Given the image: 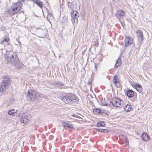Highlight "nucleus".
<instances>
[{
    "instance_id": "1",
    "label": "nucleus",
    "mask_w": 152,
    "mask_h": 152,
    "mask_svg": "<svg viewBox=\"0 0 152 152\" xmlns=\"http://www.w3.org/2000/svg\"><path fill=\"white\" fill-rule=\"evenodd\" d=\"M5 58L8 63L16 68L19 66L20 61L16 53L12 51L8 52L5 56Z\"/></svg>"
},
{
    "instance_id": "2",
    "label": "nucleus",
    "mask_w": 152,
    "mask_h": 152,
    "mask_svg": "<svg viewBox=\"0 0 152 152\" xmlns=\"http://www.w3.org/2000/svg\"><path fill=\"white\" fill-rule=\"evenodd\" d=\"M22 4L17 2L12 5L8 11V13L11 15H13L18 12L21 10Z\"/></svg>"
},
{
    "instance_id": "3",
    "label": "nucleus",
    "mask_w": 152,
    "mask_h": 152,
    "mask_svg": "<svg viewBox=\"0 0 152 152\" xmlns=\"http://www.w3.org/2000/svg\"><path fill=\"white\" fill-rule=\"evenodd\" d=\"M11 80L7 76H5L3 80L1 86H0V91L2 93L8 89Z\"/></svg>"
},
{
    "instance_id": "4",
    "label": "nucleus",
    "mask_w": 152,
    "mask_h": 152,
    "mask_svg": "<svg viewBox=\"0 0 152 152\" xmlns=\"http://www.w3.org/2000/svg\"><path fill=\"white\" fill-rule=\"evenodd\" d=\"M111 103L114 106L121 107L124 105V101L119 98H115L112 99Z\"/></svg>"
},
{
    "instance_id": "5",
    "label": "nucleus",
    "mask_w": 152,
    "mask_h": 152,
    "mask_svg": "<svg viewBox=\"0 0 152 152\" xmlns=\"http://www.w3.org/2000/svg\"><path fill=\"white\" fill-rule=\"evenodd\" d=\"M136 34L138 40L137 45L140 48L142 44V42L144 40L143 33L141 30H137L136 32Z\"/></svg>"
},
{
    "instance_id": "6",
    "label": "nucleus",
    "mask_w": 152,
    "mask_h": 152,
    "mask_svg": "<svg viewBox=\"0 0 152 152\" xmlns=\"http://www.w3.org/2000/svg\"><path fill=\"white\" fill-rule=\"evenodd\" d=\"M75 99L74 95L71 94H67L62 98L63 101L66 104H69Z\"/></svg>"
},
{
    "instance_id": "7",
    "label": "nucleus",
    "mask_w": 152,
    "mask_h": 152,
    "mask_svg": "<svg viewBox=\"0 0 152 152\" xmlns=\"http://www.w3.org/2000/svg\"><path fill=\"white\" fill-rule=\"evenodd\" d=\"M27 99L31 101H34L37 98L36 92L31 90H29L27 95Z\"/></svg>"
},
{
    "instance_id": "8",
    "label": "nucleus",
    "mask_w": 152,
    "mask_h": 152,
    "mask_svg": "<svg viewBox=\"0 0 152 152\" xmlns=\"http://www.w3.org/2000/svg\"><path fill=\"white\" fill-rule=\"evenodd\" d=\"M133 41L132 38L129 37H126L124 40L125 46H127L131 45L133 43Z\"/></svg>"
},
{
    "instance_id": "9",
    "label": "nucleus",
    "mask_w": 152,
    "mask_h": 152,
    "mask_svg": "<svg viewBox=\"0 0 152 152\" xmlns=\"http://www.w3.org/2000/svg\"><path fill=\"white\" fill-rule=\"evenodd\" d=\"M113 81L115 83V85L118 88H119L120 86V80L119 78L117 75L114 76Z\"/></svg>"
},
{
    "instance_id": "10",
    "label": "nucleus",
    "mask_w": 152,
    "mask_h": 152,
    "mask_svg": "<svg viewBox=\"0 0 152 152\" xmlns=\"http://www.w3.org/2000/svg\"><path fill=\"white\" fill-rule=\"evenodd\" d=\"M124 14V11L123 10H119L116 13L115 15L116 17L119 19L123 16Z\"/></svg>"
},
{
    "instance_id": "11",
    "label": "nucleus",
    "mask_w": 152,
    "mask_h": 152,
    "mask_svg": "<svg viewBox=\"0 0 152 152\" xmlns=\"http://www.w3.org/2000/svg\"><path fill=\"white\" fill-rule=\"evenodd\" d=\"M126 94L130 98L134 96V93L133 90L129 89L128 90L126 91Z\"/></svg>"
},
{
    "instance_id": "12",
    "label": "nucleus",
    "mask_w": 152,
    "mask_h": 152,
    "mask_svg": "<svg viewBox=\"0 0 152 152\" xmlns=\"http://www.w3.org/2000/svg\"><path fill=\"white\" fill-rule=\"evenodd\" d=\"M142 138L143 140L147 141L149 140V136L147 133L144 132L142 134Z\"/></svg>"
},
{
    "instance_id": "13",
    "label": "nucleus",
    "mask_w": 152,
    "mask_h": 152,
    "mask_svg": "<svg viewBox=\"0 0 152 152\" xmlns=\"http://www.w3.org/2000/svg\"><path fill=\"white\" fill-rule=\"evenodd\" d=\"M134 87L139 92L141 93L142 91V88L140 84L139 83H136Z\"/></svg>"
},
{
    "instance_id": "14",
    "label": "nucleus",
    "mask_w": 152,
    "mask_h": 152,
    "mask_svg": "<svg viewBox=\"0 0 152 152\" xmlns=\"http://www.w3.org/2000/svg\"><path fill=\"white\" fill-rule=\"evenodd\" d=\"M32 1L40 8L42 7L43 4L40 0H32Z\"/></svg>"
},
{
    "instance_id": "15",
    "label": "nucleus",
    "mask_w": 152,
    "mask_h": 152,
    "mask_svg": "<svg viewBox=\"0 0 152 152\" xmlns=\"http://www.w3.org/2000/svg\"><path fill=\"white\" fill-rule=\"evenodd\" d=\"M79 14L78 12H76V13L75 14L74 16V17L72 16V19L75 23H77L78 22V18L79 17Z\"/></svg>"
},
{
    "instance_id": "16",
    "label": "nucleus",
    "mask_w": 152,
    "mask_h": 152,
    "mask_svg": "<svg viewBox=\"0 0 152 152\" xmlns=\"http://www.w3.org/2000/svg\"><path fill=\"white\" fill-rule=\"evenodd\" d=\"M101 110L99 108H95L93 109V111L94 114L96 115H98L101 113Z\"/></svg>"
},
{
    "instance_id": "17",
    "label": "nucleus",
    "mask_w": 152,
    "mask_h": 152,
    "mask_svg": "<svg viewBox=\"0 0 152 152\" xmlns=\"http://www.w3.org/2000/svg\"><path fill=\"white\" fill-rule=\"evenodd\" d=\"M132 107L131 105L126 104L124 107V110L127 112L130 111L132 109Z\"/></svg>"
},
{
    "instance_id": "18",
    "label": "nucleus",
    "mask_w": 152,
    "mask_h": 152,
    "mask_svg": "<svg viewBox=\"0 0 152 152\" xmlns=\"http://www.w3.org/2000/svg\"><path fill=\"white\" fill-rule=\"evenodd\" d=\"M121 63V61L119 58H118V59L117 60V61L116 62L114 66V67L115 68H117L119 66V65Z\"/></svg>"
},
{
    "instance_id": "19",
    "label": "nucleus",
    "mask_w": 152,
    "mask_h": 152,
    "mask_svg": "<svg viewBox=\"0 0 152 152\" xmlns=\"http://www.w3.org/2000/svg\"><path fill=\"white\" fill-rule=\"evenodd\" d=\"M8 114L9 115L14 116L17 114V113L14 109H13L10 110L8 112Z\"/></svg>"
},
{
    "instance_id": "20",
    "label": "nucleus",
    "mask_w": 152,
    "mask_h": 152,
    "mask_svg": "<svg viewBox=\"0 0 152 152\" xmlns=\"http://www.w3.org/2000/svg\"><path fill=\"white\" fill-rule=\"evenodd\" d=\"M29 120L27 119L26 118H25V117H23L20 119V121L22 123H26L28 122Z\"/></svg>"
},
{
    "instance_id": "21",
    "label": "nucleus",
    "mask_w": 152,
    "mask_h": 152,
    "mask_svg": "<svg viewBox=\"0 0 152 152\" xmlns=\"http://www.w3.org/2000/svg\"><path fill=\"white\" fill-rule=\"evenodd\" d=\"M97 131L100 132H101L107 133L108 132L107 130L105 129H96Z\"/></svg>"
},
{
    "instance_id": "22",
    "label": "nucleus",
    "mask_w": 152,
    "mask_h": 152,
    "mask_svg": "<svg viewBox=\"0 0 152 152\" xmlns=\"http://www.w3.org/2000/svg\"><path fill=\"white\" fill-rule=\"evenodd\" d=\"M57 86L59 88H64L65 86L64 84L61 82H58L57 83Z\"/></svg>"
},
{
    "instance_id": "23",
    "label": "nucleus",
    "mask_w": 152,
    "mask_h": 152,
    "mask_svg": "<svg viewBox=\"0 0 152 152\" xmlns=\"http://www.w3.org/2000/svg\"><path fill=\"white\" fill-rule=\"evenodd\" d=\"M10 39L8 37H6L4 38L3 40L1 41V43L2 44H3L4 42H8L10 41Z\"/></svg>"
},
{
    "instance_id": "24",
    "label": "nucleus",
    "mask_w": 152,
    "mask_h": 152,
    "mask_svg": "<svg viewBox=\"0 0 152 152\" xmlns=\"http://www.w3.org/2000/svg\"><path fill=\"white\" fill-rule=\"evenodd\" d=\"M93 78L91 77V78H90L88 81V83L89 85V86H90V89L92 87V82L93 80Z\"/></svg>"
},
{
    "instance_id": "25",
    "label": "nucleus",
    "mask_w": 152,
    "mask_h": 152,
    "mask_svg": "<svg viewBox=\"0 0 152 152\" xmlns=\"http://www.w3.org/2000/svg\"><path fill=\"white\" fill-rule=\"evenodd\" d=\"M105 125L104 122V121H101L98 122L97 124V126L98 127H100L101 126L103 127Z\"/></svg>"
},
{
    "instance_id": "26",
    "label": "nucleus",
    "mask_w": 152,
    "mask_h": 152,
    "mask_svg": "<svg viewBox=\"0 0 152 152\" xmlns=\"http://www.w3.org/2000/svg\"><path fill=\"white\" fill-rule=\"evenodd\" d=\"M68 6L71 10H72L73 9L74 4L72 2H69L68 4Z\"/></svg>"
},
{
    "instance_id": "27",
    "label": "nucleus",
    "mask_w": 152,
    "mask_h": 152,
    "mask_svg": "<svg viewBox=\"0 0 152 152\" xmlns=\"http://www.w3.org/2000/svg\"><path fill=\"white\" fill-rule=\"evenodd\" d=\"M69 123H66V122H62V125L63 126L64 128L65 129H67V128L68 125Z\"/></svg>"
},
{
    "instance_id": "28",
    "label": "nucleus",
    "mask_w": 152,
    "mask_h": 152,
    "mask_svg": "<svg viewBox=\"0 0 152 152\" xmlns=\"http://www.w3.org/2000/svg\"><path fill=\"white\" fill-rule=\"evenodd\" d=\"M62 22L64 23H66L67 22V20L66 17L65 16H64L62 18Z\"/></svg>"
},
{
    "instance_id": "29",
    "label": "nucleus",
    "mask_w": 152,
    "mask_h": 152,
    "mask_svg": "<svg viewBox=\"0 0 152 152\" xmlns=\"http://www.w3.org/2000/svg\"><path fill=\"white\" fill-rule=\"evenodd\" d=\"M67 126V128H69L73 129H74L73 126L72 124L69 123Z\"/></svg>"
},
{
    "instance_id": "30",
    "label": "nucleus",
    "mask_w": 152,
    "mask_h": 152,
    "mask_svg": "<svg viewBox=\"0 0 152 152\" xmlns=\"http://www.w3.org/2000/svg\"><path fill=\"white\" fill-rule=\"evenodd\" d=\"M99 64V63H94V65L95 66V69L96 70H97V69L98 68V66H97Z\"/></svg>"
},
{
    "instance_id": "31",
    "label": "nucleus",
    "mask_w": 152,
    "mask_h": 152,
    "mask_svg": "<svg viewBox=\"0 0 152 152\" xmlns=\"http://www.w3.org/2000/svg\"><path fill=\"white\" fill-rule=\"evenodd\" d=\"M72 116H73L74 117L77 118H80V117L75 114H73Z\"/></svg>"
},
{
    "instance_id": "32",
    "label": "nucleus",
    "mask_w": 152,
    "mask_h": 152,
    "mask_svg": "<svg viewBox=\"0 0 152 152\" xmlns=\"http://www.w3.org/2000/svg\"><path fill=\"white\" fill-rule=\"evenodd\" d=\"M25 1V0H18L17 2L22 4V2H23Z\"/></svg>"
},
{
    "instance_id": "33",
    "label": "nucleus",
    "mask_w": 152,
    "mask_h": 152,
    "mask_svg": "<svg viewBox=\"0 0 152 152\" xmlns=\"http://www.w3.org/2000/svg\"><path fill=\"white\" fill-rule=\"evenodd\" d=\"M110 105V104H109L108 103L105 104H104V105L106 106H107L108 105Z\"/></svg>"
},
{
    "instance_id": "34",
    "label": "nucleus",
    "mask_w": 152,
    "mask_h": 152,
    "mask_svg": "<svg viewBox=\"0 0 152 152\" xmlns=\"http://www.w3.org/2000/svg\"><path fill=\"white\" fill-rule=\"evenodd\" d=\"M24 117H25V118H26V117H27V116H24Z\"/></svg>"
},
{
    "instance_id": "35",
    "label": "nucleus",
    "mask_w": 152,
    "mask_h": 152,
    "mask_svg": "<svg viewBox=\"0 0 152 152\" xmlns=\"http://www.w3.org/2000/svg\"><path fill=\"white\" fill-rule=\"evenodd\" d=\"M19 43H20V44H21V42H18Z\"/></svg>"
},
{
    "instance_id": "36",
    "label": "nucleus",
    "mask_w": 152,
    "mask_h": 152,
    "mask_svg": "<svg viewBox=\"0 0 152 152\" xmlns=\"http://www.w3.org/2000/svg\"><path fill=\"white\" fill-rule=\"evenodd\" d=\"M125 138H126V139H127L125 137Z\"/></svg>"
}]
</instances>
